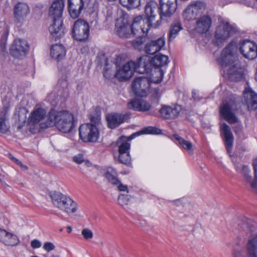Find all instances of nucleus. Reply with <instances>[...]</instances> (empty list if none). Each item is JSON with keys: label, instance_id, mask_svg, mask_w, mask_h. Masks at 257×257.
I'll return each mask as SVG.
<instances>
[{"label": "nucleus", "instance_id": "25", "mask_svg": "<svg viewBox=\"0 0 257 257\" xmlns=\"http://www.w3.org/2000/svg\"><path fill=\"white\" fill-rule=\"evenodd\" d=\"M224 138V142L226 149L228 154L231 152L233 142V136L231 131L230 127L225 123H223L220 125Z\"/></svg>", "mask_w": 257, "mask_h": 257}, {"label": "nucleus", "instance_id": "27", "mask_svg": "<svg viewBox=\"0 0 257 257\" xmlns=\"http://www.w3.org/2000/svg\"><path fill=\"white\" fill-rule=\"evenodd\" d=\"M53 23L49 27V32L52 38L56 40L64 34V29L61 19L52 20Z\"/></svg>", "mask_w": 257, "mask_h": 257}, {"label": "nucleus", "instance_id": "13", "mask_svg": "<svg viewBox=\"0 0 257 257\" xmlns=\"http://www.w3.org/2000/svg\"><path fill=\"white\" fill-rule=\"evenodd\" d=\"M89 28L87 22L83 20H78L74 23L72 29L73 37L78 41H84L87 39Z\"/></svg>", "mask_w": 257, "mask_h": 257}, {"label": "nucleus", "instance_id": "46", "mask_svg": "<svg viewBox=\"0 0 257 257\" xmlns=\"http://www.w3.org/2000/svg\"><path fill=\"white\" fill-rule=\"evenodd\" d=\"M54 248L55 245L52 243L49 242L45 243L43 245V248L47 251H50L53 250Z\"/></svg>", "mask_w": 257, "mask_h": 257}, {"label": "nucleus", "instance_id": "39", "mask_svg": "<svg viewBox=\"0 0 257 257\" xmlns=\"http://www.w3.org/2000/svg\"><path fill=\"white\" fill-rule=\"evenodd\" d=\"M120 4L127 9H136L141 5V0H119Z\"/></svg>", "mask_w": 257, "mask_h": 257}, {"label": "nucleus", "instance_id": "53", "mask_svg": "<svg viewBox=\"0 0 257 257\" xmlns=\"http://www.w3.org/2000/svg\"><path fill=\"white\" fill-rule=\"evenodd\" d=\"M14 161L17 163L18 165H19L21 162L18 159H16V158H15V159L14 160Z\"/></svg>", "mask_w": 257, "mask_h": 257}, {"label": "nucleus", "instance_id": "26", "mask_svg": "<svg viewBox=\"0 0 257 257\" xmlns=\"http://www.w3.org/2000/svg\"><path fill=\"white\" fill-rule=\"evenodd\" d=\"M245 103L248 109L254 110L257 108V94L252 90L248 88L244 91Z\"/></svg>", "mask_w": 257, "mask_h": 257}, {"label": "nucleus", "instance_id": "28", "mask_svg": "<svg viewBox=\"0 0 257 257\" xmlns=\"http://www.w3.org/2000/svg\"><path fill=\"white\" fill-rule=\"evenodd\" d=\"M165 44V41L163 38H160L156 40L152 41L147 44L145 48L146 52L149 54H155L163 48Z\"/></svg>", "mask_w": 257, "mask_h": 257}, {"label": "nucleus", "instance_id": "30", "mask_svg": "<svg viewBox=\"0 0 257 257\" xmlns=\"http://www.w3.org/2000/svg\"><path fill=\"white\" fill-rule=\"evenodd\" d=\"M211 26V18L208 16H204L197 20L195 28L198 33H204L209 30Z\"/></svg>", "mask_w": 257, "mask_h": 257}, {"label": "nucleus", "instance_id": "56", "mask_svg": "<svg viewBox=\"0 0 257 257\" xmlns=\"http://www.w3.org/2000/svg\"><path fill=\"white\" fill-rule=\"evenodd\" d=\"M67 229L68 233H70L72 231V228L70 226H67Z\"/></svg>", "mask_w": 257, "mask_h": 257}, {"label": "nucleus", "instance_id": "22", "mask_svg": "<svg viewBox=\"0 0 257 257\" xmlns=\"http://www.w3.org/2000/svg\"><path fill=\"white\" fill-rule=\"evenodd\" d=\"M29 8L24 3H18L14 8V17L18 22L24 21L29 13Z\"/></svg>", "mask_w": 257, "mask_h": 257}, {"label": "nucleus", "instance_id": "20", "mask_svg": "<svg viewBox=\"0 0 257 257\" xmlns=\"http://www.w3.org/2000/svg\"><path fill=\"white\" fill-rule=\"evenodd\" d=\"M64 2L63 0H56L53 2L49 11V16L52 20L61 19Z\"/></svg>", "mask_w": 257, "mask_h": 257}, {"label": "nucleus", "instance_id": "23", "mask_svg": "<svg viewBox=\"0 0 257 257\" xmlns=\"http://www.w3.org/2000/svg\"><path fill=\"white\" fill-rule=\"evenodd\" d=\"M151 107V103L143 99H134L127 103L129 109L139 111H148Z\"/></svg>", "mask_w": 257, "mask_h": 257}, {"label": "nucleus", "instance_id": "43", "mask_svg": "<svg viewBox=\"0 0 257 257\" xmlns=\"http://www.w3.org/2000/svg\"><path fill=\"white\" fill-rule=\"evenodd\" d=\"M118 202L121 206L127 205L129 202V197L127 195L120 194L118 198Z\"/></svg>", "mask_w": 257, "mask_h": 257}, {"label": "nucleus", "instance_id": "38", "mask_svg": "<svg viewBox=\"0 0 257 257\" xmlns=\"http://www.w3.org/2000/svg\"><path fill=\"white\" fill-rule=\"evenodd\" d=\"M182 29L181 23L179 22L173 23L170 27L169 33V41L173 40Z\"/></svg>", "mask_w": 257, "mask_h": 257}, {"label": "nucleus", "instance_id": "34", "mask_svg": "<svg viewBox=\"0 0 257 257\" xmlns=\"http://www.w3.org/2000/svg\"><path fill=\"white\" fill-rule=\"evenodd\" d=\"M104 176L107 181L113 185H116L119 183L116 172L112 168H107Z\"/></svg>", "mask_w": 257, "mask_h": 257}, {"label": "nucleus", "instance_id": "41", "mask_svg": "<svg viewBox=\"0 0 257 257\" xmlns=\"http://www.w3.org/2000/svg\"><path fill=\"white\" fill-rule=\"evenodd\" d=\"M253 166L255 179L251 183V187L254 191L257 192V157L253 161Z\"/></svg>", "mask_w": 257, "mask_h": 257}, {"label": "nucleus", "instance_id": "1", "mask_svg": "<svg viewBox=\"0 0 257 257\" xmlns=\"http://www.w3.org/2000/svg\"><path fill=\"white\" fill-rule=\"evenodd\" d=\"M236 47L233 44H229L222 51L217 61L224 68L226 69L229 78L232 81H238L243 76V69L236 62Z\"/></svg>", "mask_w": 257, "mask_h": 257}, {"label": "nucleus", "instance_id": "2", "mask_svg": "<svg viewBox=\"0 0 257 257\" xmlns=\"http://www.w3.org/2000/svg\"><path fill=\"white\" fill-rule=\"evenodd\" d=\"M150 59L145 55L141 57L137 61H130L122 66L116 67L114 77L120 81L129 80L134 75L135 71L140 73H145L148 71L150 64Z\"/></svg>", "mask_w": 257, "mask_h": 257}, {"label": "nucleus", "instance_id": "50", "mask_svg": "<svg viewBox=\"0 0 257 257\" xmlns=\"http://www.w3.org/2000/svg\"><path fill=\"white\" fill-rule=\"evenodd\" d=\"M233 257H243V255L241 251L236 250L233 252Z\"/></svg>", "mask_w": 257, "mask_h": 257}, {"label": "nucleus", "instance_id": "58", "mask_svg": "<svg viewBox=\"0 0 257 257\" xmlns=\"http://www.w3.org/2000/svg\"><path fill=\"white\" fill-rule=\"evenodd\" d=\"M53 96V94H50L49 96H48V100L49 101H50V98L52 97Z\"/></svg>", "mask_w": 257, "mask_h": 257}, {"label": "nucleus", "instance_id": "49", "mask_svg": "<svg viewBox=\"0 0 257 257\" xmlns=\"http://www.w3.org/2000/svg\"><path fill=\"white\" fill-rule=\"evenodd\" d=\"M116 185H117L118 189L120 191H126L127 192V187L126 185H123L122 184L120 183V182L119 181V183L116 184Z\"/></svg>", "mask_w": 257, "mask_h": 257}, {"label": "nucleus", "instance_id": "3", "mask_svg": "<svg viewBox=\"0 0 257 257\" xmlns=\"http://www.w3.org/2000/svg\"><path fill=\"white\" fill-rule=\"evenodd\" d=\"M160 8L155 1L148 2L145 6V13L147 16L146 19L152 24L159 11L160 18L171 17L176 10L177 0H160Z\"/></svg>", "mask_w": 257, "mask_h": 257}, {"label": "nucleus", "instance_id": "7", "mask_svg": "<svg viewBox=\"0 0 257 257\" xmlns=\"http://www.w3.org/2000/svg\"><path fill=\"white\" fill-rule=\"evenodd\" d=\"M51 119L53 126L64 133L70 132L73 127L74 117L73 114L68 111H56L51 109Z\"/></svg>", "mask_w": 257, "mask_h": 257}, {"label": "nucleus", "instance_id": "15", "mask_svg": "<svg viewBox=\"0 0 257 257\" xmlns=\"http://www.w3.org/2000/svg\"><path fill=\"white\" fill-rule=\"evenodd\" d=\"M239 50L246 59L252 60L257 57V45L252 41H243L240 43Z\"/></svg>", "mask_w": 257, "mask_h": 257}, {"label": "nucleus", "instance_id": "29", "mask_svg": "<svg viewBox=\"0 0 257 257\" xmlns=\"http://www.w3.org/2000/svg\"><path fill=\"white\" fill-rule=\"evenodd\" d=\"M147 56L150 59L149 63L151 65L148 71L145 72V73H149L152 70L153 66L155 67L160 68V67L167 65L168 63V57L165 55H157L153 58H151L148 56Z\"/></svg>", "mask_w": 257, "mask_h": 257}, {"label": "nucleus", "instance_id": "42", "mask_svg": "<svg viewBox=\"0 0 257 257\" xmlns=\"http://www.w3.org/2000/svg\"><path fill=\"white\" fill-rule=\"evenodd\" d=\"M113 71L111 66H109L108 64H106L104 68L103 75L104 76L108 79L111 78L113 76H114Z\"/></svg>", "mask_w": 257, "mask_h": 257}, {"label": "nucleus", "instance_id": "8", "mask_svg": "<svg viewBox=\"0 0 257 257\" xmlns=\"http://www.w3.org/2000/svg\"><path fill=\"white\" fill-rule=\"evenodd\" d=\"M237 109V101L234 96H231L223 101L220 107V112L222 117L229 123H235L238 122L236 116Z\"/></svg>", "mask_w": 257, "mask_h": 257}, {"label": "nucleus", "instance_id": "31", "mask_svg": "<svg viewBox=\"0 0 257 257\" xmlns=\"http://www.w3.org/2000/svg\"><path fill=\"white\" fill-rule=\"evenodd\" d=\"M180 110V106H164L160 109V112L165 118H175L178 116Z\"/></svg>", "mask_w": 257, "mask_h": 257}, {"label": "nucleus", "instance_id": "45", "mask_svg": "<svg viewBox=\"0 0 257 257\" xmlns=\"http://www.w3.org/2000/svg\"><path fill=\"white\" fill-rule=\"evenodd\" d=\"M143 41L142 39L139 38L133 42V47L137 49L141 50L143 48Z\"/></svg>", "mask_w": 257, "mask_h": 257}, {"label": "nucleus", "instance_id": "40", "mask_svg": "<svg viewBox=\"0 0 257 257\" xmlns=\"http://www.w3.org/2000/svg\"><path fill=\"white\" fill-rule=\"evenodd\" d=\"M9 128V125L6 122L5 114L1 113L0 114V131L2 133L7 132Z\"/></svg>", "mask_w": 257, "mask_h": 257}, {"label": "nucleus", "instance_id": "54", "mask_svg": "<svg viewBox=\"0 0 257 257\" xmlns=\"http://www.w3.org/2000/svg\"><path fill=\"white\" fill-rule=\"evenodd\" d=\"M14 161L17 163L18 165H19L21 162L18 159H16V158H15V159L14 160Z\"/></svg>", "mask_w": 257, "mask_h": 257}, {"label": "nucleus", "instance_id": "47", "mask_svg": "<svg viewBox=\"0 0 257 257\" xmlns=\"http://www.w3.org/2000/svg\"><path fill=\"white\" fill-rule=\"evenodd\" d=\"M73 160L76 163L81 164L83 162L84 158L82 155L78 154L74 157Z\"/></svg>", "mask_w": 257, "mask_h": 257}, {"label": "nucleus", "instance_id": "51", "mask_svg": "<svg viewBox=\"0 0 257 257\" xmlns=\"http://www.w3.org/2000/svg\"><path fill=\"white\" fill-rule=\"evenodd\" d=\"M241 130V126L239 124H238V125L237 126H236L235 127H234V131L236 133H237V134L239 133V132H240Z\"/></svg>", "mask_w": 257, "mask_h": 257}, {"label": "nucleus", "instance_id": "48", "mask_svg": "<svg viewBox=\"0 0 257 257\" xmlns=\"http://www.w3.org/2000/svg\"><path fill=\"white\" fill-rule=\"evenodd\" d=\"M31 245L34 248H38L41 247V242L37 239H34L31 241Z\"/></svg>", "mask_w": 257, "mask_h": 257}, {"label": "nucleus", "instance_id": "4", "mask_svg": "<svg viewBox=\"0 0 257 257\" xmlns=\"http://www.w3.org/2000/svg\"><path fill=\"white\" fill-rule=\"evenodd\" d=\"M51 118V110L47 113L45 108L36 106L28 118L30 131L33 133H36L40 128L45 129L53 126Z\"/></svg>", "mask_w": 257, "mask_h": 257}, {"label": "nucleus", "instance_id": "10", "mask_svg": "<svg viewBox=\"0 0 257 257\" xmlns=\"http://www.w3.org/2000/svg\"><path fill=\"white\" fill-rule=\"evenodd\" d=\"M79 135L84 143H95L97 141L99 132L95 124L90 123L81 124L79 128Z\"/></svg>", "mask_w": 257, "mask_h": 257}, {"label": "nucleus", "instance_id": "14", "mask_svg": "<svg viewBox=\"0 0 257 257\" xmlns=\"http://www.w3.org/2000/svg\"><path fill=\"white\" fill-rule=\"evenodd\" d=\"M205 10V5L202 2H196L189 5L183 13L185 20L190 21L195 19L203 14Z\"/></svg>", "mask_w": 257, "mask_h": 257}, {"label": "nucleus", "instance_id": "55", "mask_svg": "<svg viewBox=\"0 0 257 257\" xmlns=\"http://www.w3.org/2000/svg\"><path fill=\"white\" fill-rule=\"evenodd\" d=\"M196 94H197L196 92H195V91L193 92V97L195 100L197 99V96H196Z\"/></svg>", "mask_w": 257, "mask_h": 257}, {"label": "nucleus", "instance_id": "57", "mask_svg": "<svg viewBox=\"0 0 257 257\" xmlns=\"http://www.w3.org/2000/svg\"><path fill=\"white\" fill-rule=\"evenodd\" d=\"M9 156H10V158L14 161V160L15 159V157H13L11 155H9Z\"/></svg>", "mask_w": 257, "mask_h": 257}, {"label": "nucleus", "instance_id": "19", "mask_svg": "<svg viewBox=\"0 0 257 257\" xmlns=\"http://www.w3.org/2000/svg\"><path fill=\"white\" fill-rule=\"evenodd\" d=\"M28 110L24 107H17L13 116V119L18 130H20L27 120Z\"/></svg>", "mask_w": 257, "mask_h": 257}, {"label": "nucleus", "instance_id": "37", "mask_svg": "<svg viewBox=\"0 0 257 257\" xmlns=\"http://www.w3.org/2000/svg\"><path fill=\"white\" fill-rule=\"evenodd\" d=\"M236 169L238 172L241 173L243 175L246 181L249 182L251 184L253 181H251V176L249 175L250 170L248 167L247 166L239 164L236 166Z\"/></svg>", "mask_w": 257, "mask_h": 257}, {"label": "nucleus", "instance_id": "59", "mask_svg": "<svg viewBox=\"0 0 257 257\" xmlns=\"http://www.w3.org/2000/svg\"><path fill=\"white\" fill-rule=\"evenodd\" d=\"M51 257H56V256L54 255H52Z\"/></svg>", "mask_w": 257, "mask_h": 257}, {"label": "nucleus", "instance_id": "5", "mask_svg": "<svg viewBox=\"0 0 257 257\" xmlns=\"http://www.w3.org/2000/svg\"><path fill=\"white\" fill-rule=\"evenodd\" d=\"M160 130L157 128L149 126L144 128L142 131L137 132L128 137H121L116 141V145L118 147L119 160L124 164L128 165L131 164V157L129 154L130 144L129 141L134 139L137 136L142 134H158Z\"/></svg>", "mask_w": 257, "mask_h": 257}, {"label": "nucleus", "instance_id": "36", "mask_svg": "<svg viewBox=\"0 0 257 257\" xmlns=\"http://www.w3.org/2000/svg\"><path fill=\"white\" fill-rule=\"evenodd\" d=\"M174 138L178 141L180 146L184 149L188 151L191 154L193 150V145L191 142L185 140L183 138L177 134L173 135Z\"/></svg>", "mask_w": 257, "mask_h": 257}, {"label": "nucleus", "instance_id": "44", "mask_svg": "<svg viewBox=\"0 0 257 257\" xmlns=\"http://www.w3.org/2000/svg\"><path fill=\"white\" fill-rule=\"evenodd\" d=\"M81 234L85 239H90L93 237L92 231L88 228H84L81 231Z\"/></svg>", "mask_w": 257, "mask_h": 257}, {"label": "nucleus", "instance_id": "18", "mask_svg": "<svg viewBox=\"0 0 257 257\" xmlns=\"http://www.w3.org/2000/svg\"><path fill=\"white\" fill-rule=\"evenodd\" d=\"M130 117L128 113H111L107 115L106 119L108 126L110 128H114L124 122Z\"/></svg>", "mask_w": 257, "mask_h": 257}, {"label": "nucleus", "instance_id": "35", "mask_svg": "<svg viewBox=\"0 0 257 257\" xmlns=\"http://www.w3.org/2000/svg\"><path fill=\"white\" fill-rule=\"evenodd\" d=\"M164 74V71L160 68L155 67L152 76L149 78L150 83H159L162 80Z\"/></svg>", "mask_w": 257, "mask_h": 257}, {"label": "nucleus", "instance_id": "17", "mask_svg": "<svg viewBox=\"0 0 257 257\" xmlns=\"http://www.w3.org/2000/svg\"><path fill=\"white\" fill-rule=\"evenodd\" d=\"M117 35L120 38H127L132 36L131 27L127 19L119 18L117 19L115 27Z\"/></svg>", "mask_w": 257, "mask_h": 257}, {"label": "nucleus", "instance_id": "6", "mask_svg": "<svg viewBox=\"0 0 257 257\" xmlns=\"http://www.w3.org/2000/svg\"><path fill=\"white\" fill-rule=\"evenodd\" d=\"M53 205L68 215L75 213L78 204L73 199L60 192L51 191L49 193Z\"/></svg>", "mask_w": 257, "mask_h": 257}, {"label": "nucleus", "instance_id": "11", "mask_svg": "<svg viewBox=\"0 0 257 257\" xmlns=\"http://www.w3.org/2000/svg\"><path fill=\"white\" fill-rule=\"evenodd\" d=\"M150 80L148 77H136L132 83L133 92L137 96L146 97L150 92Z\"/></svg>", "mask_w": 257, "mask_h": 257}, {"label": "nucleus", "instance_id": "9", "mask_svg": "<svg viewBox=\"0 0 257 257\" xmlns=\"http://www.w3.org/2000/svg\"><path fill=\"white\" fill-rule=\"evenodd\" d=\"M235 32V28L228 22L221 21L216 29L214 43L217 45H220L230 37Z\"/></svg>", "mask_w": 257, "mask_h": 257}, {"label": "nucleus", "instance_id": "52", "mask_svg": "<svg viewBox=\"0 0 257 257\" xmlns=\"http://www.w3.org/2000/svg\"><path fill=\"white\" fill-rule=\"evenodd\" d=\"M19 165L21 167V169L24 171H26L28 169L27 166L24 165L22 162Z\"/></svg>", "mask_w": 257, "mask_h": 257}, {"label": "nucleus", "instance_id": "21", "mask_svg": "<svg viewBox=\"0 0 257 257\" xmlns=\"http://www.w3.org/2000/svg\"><path fill=\"white\" fill-rule=\"evenodd\" d=\"M69 13L71 18H78L84 8L83 0H68Z\"/></svg>", "mask_w": 257, "mask_h": 257}, {"label": "nucleus", "instance_id": "16", "mask_svg": "<svg viewBox=\"0 0 257 257\" xmlns=\"http://www.w3.org/2000/svg\"><path fill=\"white\" fill-rule=\"evenodd\" d=\"M28 48L29 46L26 41L20 39H16L11 46L10 52L14 57L21 58L26 55Z\"/></svg>", "mask_w": 257, "mask_h": 257}, {"label": "nucleus", "instance_id": "24", "mask_svg": "<svg viewBox=\"0 0 257 257\" xmlns=\"http://www.w3.org/2000/svg\"><path fill=\"white\" fill-rule=\"evenodd\" d=\"M0 240L6 245L15 246L19 243L18 237L11 232L0 228Z\"/></svg>", "mask_w": 257, "mask_h": 257}, {"label": "nucleus", "instance_id": "33", "mask_svg": "<svg viewBox=\"0 0 257 257\" xmlns=\"http://www.w3.org/2000/svg\"><path fill=\"white\" fill-rule=\"evenodd\" d=\"M66 55V49L61 44L53 45L50 49L51 57L59 61L62 59Z\"/></svg>", "mask_w": 257, "mask_h": 257}, {"label": "nucleus", "instance_id": "32", "mask_svg": "<svg viewBox=\"0 0 257 257\" xmlns=\"http://www.w3.org/2000/svg\"><path fill=\"white\" fill-rule=\"evenodd\" d=\"M246 249V257H257V234L251 235L249 237Z\"/></svg>", "mask_w": 257, "mask_h": 257}, {"label": "nucleus", "instance_id": "12", "mask_svg": "<svg viewBox=\"0 0 257 257\" xmlns=\"http://www.w3.org/2000/svg\"><path fill=\"white\" fill-rule=\"evenodd\" d=\"M152 25L149 20L143 19L141 16L135 18L131 27L132 36L141 38L148 33Z\"/></svg>", "mask_w": 257, "mask_h": 257}]
</instances>
